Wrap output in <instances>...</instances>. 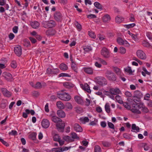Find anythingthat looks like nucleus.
Listing matches in <instances>:
<instances>
[{
    "label": "nucleus",
    "mask_w": 152,
    "mask_h": 152,
    "mask_svg": "<svg viewBox=\"0 0 152 152\" xmlns=\"http://www.w3.org/2000/svg\"><path fill=\"white\" fill-rule=\"evenodd\" d=\"M64 139L67 142H72V139L69 136H65L64 137Z\"/></svg>",
    "instance_id": "53"
},
{
    "label": "nucleus",
    "mask_w": 152,
    "mask_h": 152,
    "mask_svg": "<svg viewBox=\"0 0 152 152\" xmlns=\"http://www.w3.org/2000/svg\"><path fill=\"white\" fill-rule=\"evenodd\" d=\"M10 135H17V132L15 130H12L11 132H10L9 133Z\"/></svg>",
    "instance_id": "62"
},
{
    "label": "nucleus",
    "mask_w": 152,
    "mask_h": 152,
    "mask_svg": "<svg viewBox=\"0 0 152 152\" xmlns=\"http://www.w3.org/2000/svg\"><path fill=\"white\" fill-rule=\"evenodd\" d=\"M43 27L45 28H49L54 27L55 22L53 20L50 21H43L42 23Z\"/></svg>",
    "instance_id": "4"
},
{
    "label": "nucleus",
    "mask_w": 152,
    "mask_h": 152,
    "mask_svg": "<svg viewBox=\"0 0 152 152\" xmlns=\"http://www.w3.org/2000/svg\"><path fill=\"white\" fill-rule=\"evenodd\" d=\"M71 135H72V138L74 139H77V140H79V137L77 136V134L76 133L74 132L71 133Z\"/></svg>",
    "instance_id": "36"
},
{
    "label": "nucleus",
    "mask_w": 152,
    "mask_h": 152,
    "mask_svg": "<svg viewBox=\"0 0 152 152\" xmlns=\"http://www.w3.org/2000/svg\"><path fill=\"white\" fill-rule=\"evenodd\" d=\"M139 106L140 107V109H142L141 110L142 112L145 113H147L148 112L149 110L147 107L144 105L143 103H140Z\"/></svg>",
    "instance_id": "22"
},
{
    "label": "nucleus",
    "mask_w": 152,
    "mask_h": 152,
    "mask_svg": "<svg viewBox=\"0 0 152 152\" xmlns=\"http://www.w3.org/2000/svg\"><path fill=\"white\" fill-rule=\"evenodd\" d=\"M83 69L84 72L87 74L92 75L93 73V69L91 67H84Z\"/></svg>",
    "instance_id": "17"
},
{
    "label": "nucleus",
    "mask_w": 152,
    "mask_h": 152,
    "mask_svg": "<svg viewBox=\"0 0 152 152\" xmlns=\"http://www.w3.org/2000/svg\"><path fill=\"white\" fill-rule=\"evenodd\" d=\"M65 107L67 108L70 110H71L73 108V106L72 104L69 102H67L66 103Z\"/></svg>",
    "instance_id": "41"
},
{
    "label": "nucleus",
    "mask_w": 152,
    "mask_h": 152,
    "mask_svg": "<svg viewBox=\"0 0 152 152\" xmlns=\"http://www.w3.org/2000/svg\"><path fill=\"white\" fill-rule=\"evenodd\" d=\"M102 142L104 147H108L110 146V143L107 141H103Z\"/></svg>",
    "instance_id": "42"
},
{
    "label": "nucleus",
    "mask_w": 152,
    "mask_h": 152,
    "mask_svg": "<svg viewBox=\"0 0 152 152\" xmlns=\"http://www.w3.org/2000/svg\"><path fill=\"white\" fill-rule=\"evenodd\" d=\"M56 105L57 107L60 109H63L64 108V105L61 101H58L56 102Z\"/></svg>",
    "instance_id": "28"
},
{
    "label": "nucleus",
    "mask_w": 152,
    "mask_h": 152,
    "mask_svg": "<svg viewBox=\"0 0 152 152\" xmlns=\"http://www.w3.org/2000/svg\"><path fill=\"white\" fill-rule=\"evenodd\" d=\"M108 127L112 129H115V126L111 122H108Z\"/></svg>",
    "instance_id": "57"
},
{
    "label": "nucleus",
    "mask_w": 152,
    "mask_h": 152,
    "mask_svg": "<svg viewBox=\"0 0 152 152\" xmlns=\"http://www.w3.org/2000/svg\"><path fill=\"white\" fill-rule=\"evenodd\" d=\"M113 71L116 74L118 75H120L121 73V71L120 69L117 67H115L113 68Z\"/></svg>",
    "instance_id": "37"
},
{
    "label": "nucleus",
    "mask_w": 152,
    "mask_h": 152,
    "mask_svg": "<svg viewBox=\"0 0 152 152\" xmlns=\"http://www.w3.org/2000/svg\"><path fill=\"white\" fill-rule=\"evenodd\" d=\"M8 104V102L7 100L2 99L0 104L1 107L2 109H4L6 107Z\"/></svg>",
    "instance_id": "24"
},
{
    "label": "nucleus",
    "mask_w": 152,
    "mask_h": 152,
    "mask_svg": "<svg viewBox=\"0 0 152 152\" xmlns=\"http://www.w3.org/2000/svg\"><path fill=\"white\" fill-rule=\"evenodd\" d=\"M142 45L145 47L148 48L151 46L149 43L146 41H144L142 44Z\"/></svg>",
    "instance_id": "51"
},
{
    "label": "nucleus",
    "mask_w": 152,
    "mask_h": 152,
    "mask_svg": "<svg viewBox=\"0 0 152 152\" xmlns=\"http://www.w3.org/2000/svg\"><path fill=\"white\" fill-rule=\"evenodd\" d=\"M14 52L18 56H20L22 54V49L20 46H18L15 48Z\"/></svg>",
    "instance_id": "16"
},
{
    "label": "nucleus",
    "mask_w": 152,
    "mask_h": 152,
    "mask_svg": "<svg viewBox=\"0 0 152 152\" xmlns=\"http://www.w3.org/2000/svg\"><path fill=\"white\" fill-rule=\"evenodd\" d=\"M88 34L89 35L91 38H95L96 37V35L94 32L89 31Z\"/></svg>",
    "instance_id": "58"
},
{
    "label": "nucleus",
    "mask_w": 152,
    "mask_h": 152,
    "mask_svg": "<svg viewBox=\"0 0 152 152\" xmlns=\"http://www.w3.org/2000/svg\"><path fill=\"white\" fill-rule=\"evenodd\" d=\"M58 115L61 118H64L66 116V114L62 110H58L57 112Z\"/></svg>",
    "instance_id": "23"
},
{
    "label": "nucleus",
    "mask_w": 152,
    "mask_h": 152,
    "mask_svg": "<svg viewBox=\"0 0 152 152\" xmlns=\"http://www.w3.org/2000/svg\"><path fill=\"white\" fill-rule=\"evenodd\" d=\"M141 99V98L136 97L134 96L133 95L132 96V99L133 101L132 102L134 101L136 103H137L138 102V103H141L140 102Z\"/></svg>",
    "instance_id": "27"
},
{
    "label": "nucleus",
    "mask_w": 152,
    "mask_h": 152,
    "mask_svg": "<svg viewBox=\"0 0 152 152\" xmlns=\"http://www.w3.org/2000/svg\"><path fill=\"white\" fill-rule=\"evenodd\" d=\"M75 24L77 30L79 31H80L82 29L81 25L77 21H75Z\"/></svg>",
    "instance_id": "34"
},
{
    "label": "nucleus",
    "mask_w": 152,
    "mask_h": 152,
    "mask_svg": "<svg viewBox=\"0 0 152 152\" xmlns=\"http://www.w3.org/2000/svg\"><path fill=\"white\" fill-rule=\"evenodd\" d=\"M74 99L75 101L78 104H82L83 103L82 99L78 96H75L74 97Z\"/></svg>",
    "instance_id": "21"
},
{
    "label": "nucleus",
    "mask_w": 152,
    "mask_h": 152,
    "mask_svg": "<svg viewBox=\"0 0 152 152\" xmlns=\"http://www.w3.org/2000/svg\"><path fill=\"white\" fill-rule=\"evenodd\" d=\"M65 126V123L64 122L58 123L56 125L58 130L62 132L64 131Z\"/></svg>",
    "instance_id": "15"
},
{
    "label": "nucleus",
    "mask_w": 152,
    "mask_h": 152,
    "mask_svg": "<svg viewBox=\"0 0 152 152\" xmlns=\"http://www.w3.org/2000/svg\"><path fill=\"white\" fill-rule=\"evenodd\" d=\"M37 133L33 132L30 134L29 135V138L32 140H35L36 138Z\"/></svg>",
    "instance_id": "33"
},
{
    "label": "nucleus",
    "mask_w": 152,
    "mask_h": 152,
    "mask_svg": "<svg viewBox=\"0 0 152 152\" xmlns=\"http://www.w3.org/2000/svg\"><path fill=\"white\" fill-rule=\"evenodd\" d=\"M98 60L104 65H107V62L101 58H98Z\"/></svg>",
    "instance_id": "63"
},
{
    "label": "nucleus",
    "mask_w": 152,
    "mask_h": 152,
    "mask_svg": "<svg viewBox=\"0 0 152 152\" xmlns=\"http://www.w3.org/2000/svg\"><path fill=\"white\" fill-rule=\"evenodd\" d=\"M80 86L84 91H86L89 93H91V91L90 89L89 86L88 84L86 83L84 84V85L81 84Z\"/></svg>",
    "instance_id": "19"
},
{
    "label": "nucleus",
    "mask_w": 152,
    "mask_h": 152,
    "mask_svg": "<svg viewBox=\"0 0 152 152\" xmlns=\"http://www.w3.org/2000/svg\"><path fill=\"white\" fill-rule=\"evenodd\" d=\"M53 30L51 29H48L45 32L46 35H52L53 34L52 33Z\"/></svg>",
    "instance_id": "55"
},
{
    "label": "nucleus",
    "mask_w": 152,
    "mask_h": 152,
    "mask_svg": "<svg viewBox=\"0 0 152 152\" xmlns=\"http://www.w3.org/2000/svg\"><path fill=\"white\" fill-rule=\"evenodd\" d=\"M25 111L26 113H23L22 115L23 118H26L28 117L27 114H29V110L28 109H26Z\"/></svg>",
    "instance_id": "44"
},
{
    "label": "nucleus",
    "mask_w": 152,
    "mask_h": 152,
    "mask_svg": "<svg viewBox=\"0 0 152 152\" xmlns=\"http://www.w3.org/2000/svg\"><path fill=\"white\" fill-rule=\"evenodd\" d=\"M128 102H124L123 104V105L124 107L128 109H130L131 108V105L132 102H133L132 99L130 98L127 99Z\"/></svg>",
    "instance_id": "14"
},
{
    "label": "nucleus",
    "mask_w": 152,
    "mask_h": 152,
    "mask_svg": "<svg viewBox=\"0 0 152 152\" xmlns=\"http://www.w3.org/2000/svg\"><path fill=\"white\" fill-rule=\"evenodd\" d=\"M133 95L136 97L142 98L143 96V94L142 92L140 91L137 90L134 91Z\"/></svg>",
    "instance_id": "25"
},
{
    "label": "nucleus",
    "mask_w": 152,
    "mask_h": 152,
    "mask_svg": "<svg viewBox=\"0 0 152 152\" xmlns=\"http://www.w3.org/2000/svg\"><path fill=\"white\" fill-rule=\"evenodd\" d=\"M132 130L131 131L135 132L136 131L137 132H139L140 129L138 126H136L135 124H133L132 125Z\"/></svg>",
    "instance_id": "32"
},
{
    "label": "nucleus",
    "mask_w": 152,
    "mask_h": 152,
    "mask_svg": "<svg viewBox=\"0 0 152 152\" xmlns=\"http://www.w3.org/2000/svg\"><path fill=\"white\" fill-rule=\"evenodd\" d=\"M59 70L58 69H52L51 74H56L59 73Z\"/></svg>",
    "instance_id": "47"
},
{
    "label": "nucleus",
    "mask_w": 152,
    "mask_h": 152,
    "mask_svg": "<svg viewBox=\"0 0 152 152\" xmlns=\"http://www.w3.org/2000/svg\"><path fill=\"white\" fill-rule=\"evenodd\" d=\"M115 22L117 23H120L124 20V18L120 16H118L115 18Z\"/></svg>",
    "instance_id": "29"
},
{
    "label": "nucleus",
    "mask_w": 152,
    "mask_h": 152,
    "mask_svg": "<svg viewBox=\"0 0 152 152\" xmlns=\"http://www.w3.org/2000/svg\"><path fill=\"white\" fill-rule=\"evenodd\" d=\"M49 117L52 121L55 123H57L62 122V120L56 115L55 112H53L49 115Z\"/></svg>",
    "instance_id": "5"
},
{
    "label": "nucleus",
    "mask_w": 152,
    "mask_h": 152,
    "mask_svg": "<svg viewBox=\"0 0 152 152\" xmlns=\"http://www.w3.org/2000/svg\"><path fill=\"white\" fill-rule=\"evenodd\" d=\"M60 139L59 136L57 134H55L53 137V140L55 141L58 142Z\"/></svg>",
    "instance_id": "54"
},
{
    "label": "nucleus",
    "mask_w": 152,
    "mask_h": 152,
    "mask_svg": "<svg viewBox=\"0 0 152 152\" xmlns=\"http://www.w3.org/2000/svg\"><path fill=\"white\" fill-rule=\"evenodd\" d=\"M35 87L37 88H40L42 87L41 83L39 82H37Z\"/></svg>",
    "instance_id": "59"
},
{
    "label": "nucleus",
    "mask_w": 152,
    "mask_h": 152,
    "mask_svg": "<svg viewBox=\"0 0 152 152\" xmlns=\"http://www.w3.org/2000/svg\"><path fill=\"white\" fill-rule=\"evenodd\" d=\"M124 40L120 37H118L117 39L118 43L121 45H123Z\"/></svg>",
    "instance_id": "50"
},
{
    "label": "nucleus",
    "mask_w": 152,
    "mask_h": 152,
    "mask_svg": "<svg viewBox=\"0 0 152 152\" xmlns=\"http://www.w3.org/2000/svg\"><path fill=\"white\" fill-rule=\"evenodd\" d=\"M41 125L43 128L45 129L47 128L50 125L49 121L47 119H43L41 122Z\"/></svg>",
    "instance_id": "12"
},
{
    "label": "nucleus",
    "mask_w": 152,
    "mask_h": 152,
    "mask_svg": "<svg viewBox=\"0 0 152 152\" xmlns=\"http://www.w3.org/2000/svg\"><path fill=\"white\" fill-rule=\"evenodd\" d=\"M80 120L84 122H88L89 121V119L88 117H85L84 118H80Z\"/></svg>",
    "instance_id": "48"
},
{
    "label": "nucleus",
    "mask_w": 152,
    "mask_h": 152,
    "mask_svg": "<svg viewBox=\"0 0 152 152\" xmlns=\"http://www.w3.org/2000/svg\"><path fill=\"white\" fill-rule=\"evenodd\" d=\"M1 91L4 96L10 97L12 96V93L7 90L6 88H2Z\"/></svg>",
    "instance_id": "11"
},
{
    "label": "nucleus",
    "mask_w": 152,
    "mask_h": 152,
    "mask_svg": "<svg viewBox=\"0 0 152 152\" xmlns=\"http://www.w3.org/2000/svg\"><path fill=\"white\" fill-rule=\"evenodd\" d=\"M70 148V147H58V148L60 149V152H62L64 151L68 150Z\"/></svg>",
    "instance_id": "46"
},
{
    "label": "nucleus",
    "mask_w": 152,
    "mask_h": 152,
    "mask_svg": "<svg viewBox=\"0 0 152 152\" xmlns=\"http://www.w3.org/2000/svg\"><path fill=\"white\" fill-rule=\"evenodd\" d=\"M101 54L105 58H108L110 56L109 50L105 47H103L102 49Z\"/></svg>",
    "instance_id": "6"
},
{
    "label": "nucleus",
    "mask_w": 152,
    "mask_h": 152,
    "mask_svg": "<svg viewBox=\"0 0 152 152\" xmlns=\"http://www.w3.org/2000/svg\"><path fill=\"white\" fill-rule=\"evenodd\" d=\"M124 71L128 73L129 74H132V71L131 67L129 66H128L127 67L124 68Z\"/></svg>",
    "instance_id": "43"
},
{
    "label": "nucleus",
    "mask_w": 152,
    "mask_h": 152,
    "mask_svg": "<svg viewBox=\"0 0 152 152\" xmlns=\"http://www.w3.org/2000/svg\"><path fill=\"white\" fill-rule=\"evenodd\" d=\"M123 137L124 138L129 140L132 139V138L130 135L126 133H124L123 134Z\"/></svg>",
    "instance_id": "45"
},
{
    "label": "nucleus",
    "mask_w": 152,
    "mask_h": 152,
    "mask_svg": "<svg viewBox=\"0 0 152 152\" xmlns=\"http://www.w3.org/2000/svg\"><path fill=\"white\" fill-rule=\"evenodd\" d=\"M63 86L66 88H71L74 86V84L69 82L64 83Z\"/></svg>",
    "instance_id": "26"
},
{
    "label": "nucleus",
    "mask_w": 152,
    "mask_h": 152,
    "mask_svg": "<svg viewBox=\"0 0 152 152\" xmlns=\"http://www.w3.org/2000/svg\"><path fill=\"white\" fill-rule=\"evenodd\" d=\"M109 91L112 94L117 95L120 93V91L118 88H111L110 89Z\"/></svg>",
    "instance_id": "18"
},
{
    "label": "nucleus",
    "mask_w": 152,
    "mask_h": 152,
    "mask_svg": "<svg viewBox=\"0 0 152 152\" xmlns=\"http://www.w3.org/2000/svg\"><path fill=\"white\" fill-rule=\"evenodd\" d=\"M57 96L61 100L64 101H68L70 100V95L68 93L64 92H59L57 93Z\"/></svg>",
    "instance_id": "1"
},
{
    "label": "nucleus",
    "mask_w": 152,
    "mask_h": 152,
    "mask_svg": "<svg viewBox=\"0 0 152 152\" xmlns=\"http://www.w3.org/2000/svg\"><path fill=\"white\" fill-rule=\"evenodd\" d=\"M71 67L72 69H73L74 72L76 73L77 72V67L75 63L72 64Z\"/></svg>",
    "instance_id": "38"
},
{
    "label": "nucleus",
    "mask_w": 152,
    "mask_h": 152,
    "mask_svg": "<svg viewBox=\"0 0 152 152\" xmlns=\"http://www.w3.org/2000/svg\"><path fill=\"white\" fill-rule=\"evenodd\" d=\"M120 52L121 54H124L126 53V50L124 47H121L120 48Z\"/></svg>",
    "instance_id": "52"
},
{
    "label": "nucleus",
    "mask_w": 152,
    "mask_h": 152,
    "mask_svg": "<svg viewBox=\"0 0 152 152\" xmlns=\"http://www.w3.org/2000/svg\"><path fill=\"white\" fill-rule=\"evenodd\" d=\"M137 56L142 60H145L146 58V55L145 53L142 50H138L136 52Z\"/></svg>",
    "instance_id": "7"
},
{
    "label": "nucleus",
    "mask_w": 152,
    "mask_h": 152,
    "mask_svg": "<svg viewBox=\"0 0 152 152\" xmlns=\"http://www.w3.org/2000/svg\"><path fill=\"white\" fill-rule=\"evenodd\" d=\"M135 25L134 23L130 24L128 25H126V27L128 28H131L133 27Z\"/></svg>",
    "instance_id": "56"
},
{
    "label": "nucleus",
    "mask_w": 152,
    "mask_h": 152,
    "mask_svg": "<svg viewBox=\"0 0 152 152\" xmlns=\"http://www.w3.org/2000/svg\"><path fill=\"white\" fill-rule=\"evenodd\" d=\"M30 24L32 28L35 29L38 28L40 25L39 23L37 21L31 22Z\"/></svg>",
    "instance_id": "20"
},
{
    "label": "nucleus",
    "mask_w": 152,
    "mask_h": 152,
    "mask_svg": "<svg viewBox=\"0 0 152 152\" xmlns=\"http://www.w3.org/2000/svg\"><path fill=\"white\" fill-rule=\"evenodd\" d=\"M2 76L8 81L10 80L12 78V75L9 73L4 72L2 74Z\"/></svg>",
    "instance_id": "13"
},
{
    "label": "nucleus",
    "mask_w": 152,
    "mask_h": 152,
    "mask_svg": "<svg viewBox=\"0 0 152 152\" xmlns=\"http://www.w3.org/2000/svg\"><path fill=\"white\" fill-rule=\"evenodd\" d=\"M105 76L109 80L111 81H115L117 79L116 75L110 70L107 71L105 73Z\"/></svg>",
    "instance_id": "2"
},
{
    "label": "nucleus",
    "mask_w": 152,
    "mask_h": 152,
    "mask_svg": "<svg viewBox=\"0 0 152 152\" xmlns=\"http://www.w3.org/2000/svg\"><path fill=\"white\" fill-rule=\"evenodd\" d=\"M94 5L97 8L99 9H102V5L98 2H95L94 4Z\"/></svg>",
    "instance_id": "40"
},
{
    "label": "nucleus",
    "mask_w": 152,
    "mask_h": 152,
    "mask_svg": "<svg viewBox=\"0 0 152 152\" xmlns=\"http://www.w3.org/2000/svg\"><path fill=\"white\" fill-rule=\"evenodd\" d=\"M54 17L56 21L58 22H60L62 19V14L59 12L57 11L55 13Z\"/></svg>",
    "instance_id": "9"
},
{
    "label": "nucleus",
    "mask_w": 152,
    "mask_h": 152,
    "mask_svg": "<svg viewBox=\"0 0 152 152\" xmlns=\"http://www.w3.org/2000/svg\"><path fill=\"white\" fill-rule=\"evenodd\" d=\"M151 94H150L148 93H147L146 94L145 96L144 97V99L146 100H149V98L150 97Z\"/></svg>",
    "instance_id": "60"
},
{
    "label": "nucleus",
    "mask_w": 152,
    "mask_h": 152,
    "mask_svg": "<svg viewBox=\"0 0 152 152\" xmlns=\"http://www.w3.org/2000/svg\"><path fill=\"white\" fill-rule=\"evenodd\" d=\"M101 147L98 145H96L94 147V152H101Z\"/></svg>",
    "instance_id": "39"
},
{
    "label": "nucleus",
    "mask_w": 152,
    "mask_h": 152,
    "mask_svg": "<svg viewBox=\"0 0 152 152\" xmlns=\"http://www.w3.org/2000/svg\"><path fill=\"white\" fill-rule=\"evenodd\" d=\"M105 109L107 113H109L110 112V110L109 103H107L105 105Z\"/></svg>",
    "instance_id": "35"
},
{
    "label": "nucleus",
    "mask_w": 152,
    "mask_h": 152,
    "mask_svg": "<svg viewBox=\"0 0 152 152\" xmlns=\"http://www.w3.org/2000/svg\"><path fill=\"white\" fill-rule=\"evenodd\" d=\"M142 146L144 148V150L145 151H148L149 148L148 146L147 145V144L146 143H142Z\"/></svg>",
    "instance_id": "49"
},
{
    "label": "nucleus",
    "mask_w": 152,
    "mask_h": 152,
    "mask_svg": "<svg viewBox=\"0 0 152 152\" xmlns=\"http://www.w3.org/2000/svg\"><path fill=\"white\" fill-rule=\"evenodd\" d=\"M110 20V15L108 14L102 17V20L103 22H107L109 21Z\"/></svg>",
    "instance_id": "30"
},
{
    "label": "nucleus",
    "mask_w": 152,
    "mask_h": 152,
    "mask_svg": "<svg viewBox=\"0 0 152 152\" xmlns=\"http://www.w3.org/2000/svg\"><path fill=\"white\" fill-rule=\"evenodd\" d=\"M59 68L61 69L63 71L67 70L68 67L67 65L64 63H61L60 65Z\"/></svg>",
    "instance_id": "31"
},
{
    "label": "nucleus",
    "mask_w": 152,
    "mask_h": 152,
    "mask_svg": "<svg viewBox=\"0 0 152 152\" xmlns=\"http://www.w3.org/2000/svg\"><path fill=\"white\" fill-rule=\"evenodd\" d=\"M74 130L76 132H81L83 131V129L81 126L78 124L75 123L73 126Z\"/></svg>",
    "instance_id": "10"
},
{
    "label": "nucleus",
    "mask_w": 152,
    "mask_h": 152,
    "mask_svg": "<svg viewBox=\"0 0 152 152\" xmlns=\"http://www.w3.org/2000/svg\"><path fill=\"white\" fill-rule=\"evenodd\" d=\"M140 103H134L133 102H132L131 104H132V108L131 109L132 112L134 113L140 114L141 112L139 110L140 109L139 105Z\"/></svg>",
    "instance_id": "3"
},
{
    "label": "nucleus",
    "mask_w": 152,
    "mask_h": 152,
    "mask_svg": "<svg viewBox=\"0 0 152 152\" xmlns=\"http://www.w3.org/2000/svg\"><path fill=\"white\" fill-rule=\"evenodd\" d=\"M23 45L25 46H26V47H28V46H30V42L28 40H26L24 42Z\"/></svg>",
    "instance_id": "64"
},
{
    "label": "nucleus",
    "mask_w": 152,
    "mask_h": 152,
    "mask_svg": "<svg viewBox=\"0 0 152 152\" xmlns=\"http://www.w3.org/2000/svg\"><path fill=\"white\" fill-rule=\"evenodd\" d=\"M97 83L100 86H103L107 84L106 79L103 77H98Z\"/></svg>",
    "instance_id": "8"
},
{
    "label": "nucleus",
    "mask_w": 152,
    "mask_h": 152,
    "mask_svg": "<svg viewBox=\"0 0 152 152\" xmlns=\"http://www.w3.org/2000/svg\"><path fill=\"white\" fill-rule=\"evenodd\" d=\"M11 66L12 67L15 68L17 67V64L15 61H13L10 64Z\"/></svg>",
    "instance_id": "61"
}]
</instances>
